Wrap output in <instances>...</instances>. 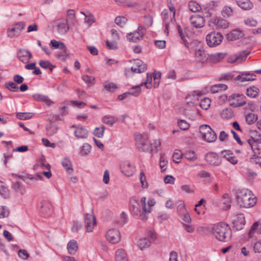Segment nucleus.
<instances>
[{
  "label": "nucleus",
  "instance_id": "nucleus-32",
  "mask_svg": "<svg viewBox=\"0 0 261 261\" xmlns=\"http://www.w3.org/2000/svg\"><path fill=\"white\" fill-rule=\"evenodd\" d=\"M78 245L76 241L70 240L67 244L68 252L70 254H74L77 250Z\"/></svg>",
  "mask_w": 261,
  "mask_h": 261
},
{
  "label": "nucleus",
  "instance_id": "nucleus-42",
  "mask_svg": "<svg viewBox=\"0 0 261 261\" xmlns=\"http://www.w3.org/2000/svg\"><path fill=\"white\" fill-rule=\"evenodd\" d=\"M258 92L259 89L257 87L252 86L247 89L246 94L250 97L254 98L258 95Z\"/></svg>",
  "mask_w": 261,
  "mask_h": 261
},
{
  "label": "nucleus",
  "instance_id": "nucleus-58",
  "mask_svg": "<svg viewBox=\"0 0 261 261\" xmlns=\"http://www.w3.org/2000/svg\"><path fill=\"white\" fill-rule=\"evenodd\" d=\"M9 215V210L5 206H0V218L7 217Z\"/></svg>",
  "mask_w": 261,
  "mask_h": 261
},
{
  "label": "nucleus",
  "instance_id": "nucleus-22",
  "mask_svg": "<svg viewBox=\"0 0 261 261\" xmlns=\"http://www.w3.org/2000/svg\"><path fill=\"white\" fill-rule=\"evenodd\" d=\"M146 69V65L138 59L135 61L134 65L131 67V70L137 73L144 72Z\"/></svg>",
  "mask_w": 261,
  "mask_h": 261
},
{
  "label": "nucleus",
  "instance_id": "nucleus-14",
  "mask_svg": "<svg viewBox=\"0 0 261 261\" xmlns=\"http://www.w3.org/2000/svg\"><path fill=\"white\" fill-rule=\"evenodd\" d=\"M233 227L237 230L243 229L245 225L244 215L242 214H238L233 217L232 219Z\"/></svg>",
  "mask_w": 261,
  "mask_h": 261
},
{
  "label": "nucleus",
  "instance_id": "nucleus-16",
  "mask_svg": "<svg viewBox=\"0 0 261 261\" xmlns=\"http://www.w3.org/2000/svg\"><path fill=\"white\" fill-rule=\"evenodd\" d=\"M249 53L250 51L247 50L240 51L238 54L231 56L228 59V62L231 63H241L246 59L247 56Z\"/></svg>",
  "mask_w": 261,
  "mask_h": 261
},
{
  "label": "nucleus",
  "instance_id": "nucleus-46",
  "mask_svg": "<svg viewBox=\"0 0 261 261\" xmlns=\"http://www.w3.org/2000/svg\"><path fill=\"white\" fill-rule=\"evenodd\" d=\"M211 100L210 98L205 97L201 100L199 105L200 107L203 110H207L211 105Z\"/></svg>",
  "mask_w": 261,
  "mask_h": 261
},
{
  "label": "nucleus",
  "instance_id": "nucleus-37",
  "mask_svg": "<svg viewBox=\"0 0 261 261\" xmlns=\"http://www.w3.org/2000/svg\"><path fill=\"white\" fill-rule=\"evenodd\" d=\"M161 146V141L160 140H154L152 142H150V152L151 155L154 153H156L158 151V148Z\"/></svg>",
  "mask_w": 261,
  "mask_h": 261
},
{
  "label": "nucleus",
  "instance_id": "nucleus-59",
  "mask_svg": "<svg viewBox=\"0 0 261 261\" xmlns=\"http://www.w3.org/2000/svg\"><path fill=\"white\" fill-rule=\"evenodd\" d=\"M5 86L10 91L13 92H16L19 89L18 87L16 85V84L13 82L6 83L5 84Z\"/></svg>",
  "mask_w": 261,
  "mask_h": 261
},
{
  "label": "nucleus",
  "instance_id": "nucleus-11",
  "mask_svg": "<svg viewBox=\"0 0 261 261\" xmlns=\"http://www.w3.org/2000/svg\"><path fill=\"white\" fill-rule=\"evenodd\" d=\"M24 29V24L23 22H19L14 24L11 28L8 29L7 36L9 38L18 36Z\"/></svg>",
  "mask_w": 261,
  "mask_h": 261
},
{
  "label": "nucleus",
  "instance_id": "nucleus-38",
  "mask_svg": "<svg viewBox=\"0 0 261 261\" xmlns=\"http://www.w3.org/2000/svg\"><path fill=\"white\" fill-rule=\"evenodd\" d=\"M46 134L48 136H51L57 133L58 127L53 123H50L46 126Z\"/></svg>",
  "mask_w": 261,
  "mask_h": 261
},
{
  "label": "nucleus",
  "instance_id": "nucleus-49",
  "mask_svg": "<svg viewBox=\"0 0 261 261\" xmlns=\"http://www.w3.org/2000/svg\"><path fill=\"white\" fill-rule=\"evenodd\" d=\"M190 10L194 12L199 11L201 10L200 6L196 2L191 1L189 4Z\"/></svg>",
  "mask_w": 261,
  "mask_h": 261
},
{
  "label": "nucleus",
  "instance_id": "nucleus-9",
  "mask_svg": "<svg viewBox=\"0 0 261 261\" xmlns=\"http://www.w3.org/2000/svg\"><path fill=\"white\" fill-rule=\"evenodd\" d=\"M145 29L142 26L139 25L137 30L134 32L128 34L126 36L127 39L129 41L137 42L143 39Z\"/></svg>",
  "mask_w": 261,
  "mask_h": 261
},
{
  "label": "nucleus",
  "instance_id": "nucleus-61",
  "mask_svg": "<svg viewBox=\"0 0 261 261\" xmlns=\"http://www.w3.org/2000/svg\"><path fill=\"white\" fill-rule=\"evenodd\" d=\"M81 13L85 16V21L86 23L91 25L95 22V18L92 14L89 13V15H88L83 12H81Z\"/></svg>",
  "mask_w": 261,
  "mask_h": 261
},
{
  "label": "nucleus",
  "instance_id": "nucleus-62",
  "mask_svg": "<svg viewBox=\"0 0 261 261\" xmlns=\"http://www.w3.org/2000/svg\"><path fill=\"white\" fill-rule=\"evenodd\" d=\"M82 80L87 84L91 85L94 84L95 78L88 75H83L82 77Z\"/></svg>",
  "mask_w": 261,
  "mask_h": 261
},
{
  "label": "nucleus",
  "instance_id": "nucleus-18",
  "mask_svg": "<svg viewBox=\"0 0 261 261\" xmlns=\"http://www.w3.org/2000/svg\"><path fill=\"white\" fill-rule=\"evenodd\" d=\"M146 198L145 197H142L141 198L140 202L142 207V211H140V214H138V217L143 221H145L148 219V214L151 213L150 209H147Z\"/></svg>",
  "mask_w": 261,
  "mask_h": 261
},
{
  "label": "nucleus",
  "instance_id": "nucleus-10",
  "mask_svg": "<svg viewBox=\"0 0 261 261\" xmlns=\"http://www.w3.org/2000/svg\"><path fill=\"white\" fill-rule=\"evenodd\" d=\"M55 23L57 26V32L60 35H64L68 32L69 27L66 19H58Z\"/></svg>",
  "mask_w": 261,
  "mask_h": 261
},
{
  "label": "nucleus",
  "instance_id": "nucleus-33",
  "mask_svg": "<svg viewBox=\"0 0 261 261\" xmlns=\"http://www.w3.org/2000/svg\"><path fill=\"white\" fill-rule=\"evenodd\" d=\"M225 56V54L221 53H216L209 55L208 59L211 62L217 63L224 59Z\"/></svg>",
  "mask_w": 261,
  "mask_h": 261
},
{
  "label": "nucleus",
  "instance_id": "nucleus-19",
  "mask_svg": "<svg viewBox=\"0 0 261 261\" xmlns=\"http://www.w3.org/2000/svg\"><path fill=\"white\" fill-rule=\"evenodd\" d=\"M71 127L75 128L74 134L75 137L77 139H84L87 138L88 131L81 125H79L78 126L73 125Z\"/></svg>",
  "mask_w": 261,
  "mask_h": 261
},
{
  "label": "nucleus",
  "instance_id": "nucleus-31",
  "mask_svg": "<svg viewBox=\"0 0 261 261\" xmlns=\"http://www.w3.org/2000/svg\"><path fill=\"white\" fill-rule=\"evenodd\" d=\"M221 154L231 164L235 165L238 163L237 159L230 151L223 150L221 152Z\"/></svg>",
  "mask_w": 261,
  "mask_h": 261
},
{
  "label": "nucleus",
  "instance_id": "nucleus-17",
  "mask_svg": "<svg viewBox=\"0 0 261 261\" xmlns=\"http://www.w3.org/2000/svg\"><path fill=\"white\" fill-rule=\"evenodd\" d=\"M191 24L194 28L198 29L204 26L205 20L201 16L195 14L191 16L189 19Z\"/></svg>",
  "mask_w": 261,
  "mask_h": 261
},
{
  "label": "nucleus",
  "instance_id": "nucleus-23",
  "mask_svg": "<svg viewBox=\"0 0 261 261\" xmlns=\"http://www.w3.org/2000/svg\"><path fill=\"white\" fill-rule=\"evenodd\" d=\"M18 58L23 63H28L32 58L31 53L28 50L20 49L17 54Z\"/></svg>",
  "mask_w": 261,
  "mask_h": 261
},
{
  "label": "nucleus",
  "instance_id": "nucleus-30",
  "mask_svg": "<svg viewBox=\"0 0 261 261\" xmlns=\"http://www.w3.org/2000/svg\"><path fill=\"white\" fill-rule=\"evenodd\" d=\"M238 5L242 9L248 10L253 7V4L250 0H237Z\"/></svg>",
  "mask_w": 261,
  "mask_h": 261
},
{
  "label": "nucleus",
  "instance_id": "nucleus-55",
  "mask_svg": "<svg viewBox=\"0 0 261 261\" xmlns=\"http://www.w3.org/2000/svg\"><path fill=\"white\" fill-rule=\"evenodd\" d=\"M39 65L43 68H49L50 71H52L54 66L48 61H40Z\"/></svg>",
  "mask_w": 261,
  "mask_h": 261
},
{
  "label": "nucleus",
  "instance_id": "nucleus-44",
  "mask_svg": "<svg viewBox=\"0 0 261 261\" xmlns=\"http://www.w3.org/2000/svg\"><path fill=\"white\" fill-rule=\"evenodd\" d=\"M61 164L64 169L67 171L73 170L72 165L69 158H64L61 161Z\"/></svg>",
  "mask_w": 261,
  "mask_h": 261
},
{
  "label": "nucleus",
  "instance_id": "nucleus-57",
  "mask_svg": "<svg viewBox=\"0 0 261 261\" xmlns=\"http://www.w3.org/2000/svg\"><path fill=\"white\" fill-rule=\"evenodd\" d=\"M258 227H259V222H257V221L255 222L252 224V225L248 232V236L249 238H252L253 237V234L254 233V232L255 231H256L257 232V229H258Z\"/></svg>",
  "mask_w": 261,
  "mask_h": 261
},
{
  "label": "nucleus",
  "instance_id": "nucleus-63",
  "mask_svg": "<svg viewBox=\"0 0 261 261\" xmlns=\"http://www.w3.org/2000/svg\"><path fill=\"white\" fill-rule=\"evenodd\" d=\"M127 21V19L125 17L118 16L115 19V23L120 26L123 27Z\"/></svg>",
  "mask_w": 261,
  "mask_h": 261
},
{
  "label": "nucleus",
  "instance_id": "nucleus-35",
  "mask_svg": "<svg viewBox=\"0 0 261 261\" xmlns=\"http://www.w3.org/2000/svg\"><path fill=\"white\" fill-rule=\"evenodd\" d=\"M102 84L105 89L111 92H114L118 88V86L117 84L109 81H105Z\"/></svg>",
  "mask_w": 261,
  "mask_h": 261
},
{
  "label": "nucleus",
  "instance_id": "nucleus-20",
  "mask_svg": "<svg viewBox=\"0 0 261 261\" xmlns=\"http://www.w3.org/2000/svg\"><path fill=\"white\" fill-rule=\"evenodd\" d=\"M206 162L212 166H219L221 164V160L218 155L214 152H210L205 156Z\"/></svg>",
  "mask_w": 261,
  "mask_h": 261
},
{
  "label": "nucleus",
  "instance_id": "nucleus-64",
  "mask_svg": "<svg viewBox=\"0 0 261 261\" xmlns=\"http://www.w3.org/2000/svg\"><path fill=\"white\" fill-rule=\"evenodd\" d=\"M173 160L176 163H179L180 159L182 158V153H180L179 151H175L173 154Z\"/></svg>",
  "mask_w": 261,
  "mask_h": 261
},
{
  "label": "nucleus",
  "instance_id": "nucleus-12",
  "mask_svg": "<svg viewBox=\"0 0 261 261\" xmlns=\"http://www.w3.org/2000/svg\"><path fill=\"white\" fill-rule=\"evenodd\" d=\"M108 241L112 244H116L120 241L121 235L119 230L115 228L110 229L106 235Z\"/></svg>",
  "mask_w": 261,
  "mask_h": 261
},
{
  "label": "nucleus",
  "instance_id": "nucleus-41",
  "mask_svg": "<svg viewBox=\"0 0 261 261\" xmlns=\"http://www.w3.org/2000/svg\"><path fill=\"white\" fill-rule=\"evenodd\" d=\"M222 201L224 204L223 209L227 210L230 208L231 201L228 194L225 193L222 196Z\"/></svg>",
  "mask_w": 261,
  "mask_h": 261
},
{
  "label": "nucleus",
  "instance_id": "nucleus-25",
  "mask_svg": "<svg viewBox=\"0 0 261 261\" xmlns=\"http://www.w3.org/2000/svg\"><path fill=\"white\" fill-rule=\"evenodd\" d=\"M244 36L242 31L238 30H233L227 35V39L229 41L239 39Z\"/></svg>",
  "mask_w": 261,
  "mask_h": 261
},
{
  "label": "nucleus",
  "instance_id": "nucleus-26",
  "mask_svg": "<svg viewBox=\"0 0 261 261\" xmlns=\"http://www.w3.org/2000/svg\"><path fill=\"white\" fill-rule=\"evenodd\" d=\"M195 56L196 59L200 62H204L208 59V56L202 48L196 50Z\"/></svg>",
  "mask_w": 261,
  "mask_h": 261
},
{
  "label": "nucleus",
  "instance_id": "nucleus-29",
  "mask_svg": "<svg viewBox=\"0 0 261 261\" xmlns=\"http://www.w3.org/2000/svg\"><path fill=\"white\" fill-rule=\"evenodd\" d=\"M182 158L190 162L197 160V155L193 150H188L182 153Z\"/></svg>",
  "mask_w": 261,
  "mask_h": 261
},
{
  "label": "nucleus",
  "instance_id": "nucleus-24",
  "mask_svg": "<svg viewBox=\"0 0 261 261\" xmlns=\"http://www.w3.org/2000/svg\"><path fill=\"white\" fill-rule=\"evenodd\" d=\"M256 75L253 73H243L235 77L236 81H239L242 83L255 80Z\"/></svg>",
  "mask_w": 261,
  "mask_h": 261
},
{
  "label": "nucleus",
  "instance_id": "nucleus-3",
  "mask_svg": "<svg viewBox=\"0 0 261 261\" xmlns=\"http://www.w3.org/2000/svg\"><path fill=\"white\" fill-rule=\"evenodd\" d=\"M135 137L136 146L140 151L147 152L149 150L150 142L147 134L136 133Z\"/></svg>",
  "mask_w": 261,
  "mask_h": 261
},
{
  "label": "nucleus",
  "instance_id": "nucleus-54",
  "mask_svg": "<svg viewBox=\"0 0 261 261\" xmlns=\"http://www.w3.org/2000/svg\"><path fill=\"white\" fill-rule=\"evenodd\" d=\"M0 194L4 198H7L9 197L8 189L4 186L3 183L0 181Z\"/></svg>",
  "mask_w": 261,
  "mask_h": 261
},
{
  "label": "nucleus",
  "instance_id": "nucleus-21",
  "mask_svg": "<svg viewBox=\"0 0 261 261\" xmlns=\"http://www.w3.org/2000/svg\"><path fill=\"white\" fill-rule=\"evenodd\" d=\"M40 211L44 217L51 216L53 212V206L51 203L47 201H44L42 203Z\"/></svg>",
  "mask_w": 261,
  "mask_h": 261
},
{
  "label": "nucleus",
  "instance_id": "nucleus-53",
  "mask_svg": "<svg viewBox=\"0 0 261 261\" xmlns=\"http://www.w3.org/2000/svg\"><path fill=\"white\" fill-rule=\"evenodd\" d=\"M105 130V128L103 125L99 127H96L94 130V135L98 138H102L103 136Z\"/></svg>",
  "mask_w": 261,
  "mask_h": 261
},
{
  "label": "nucleus",
  "instance_id": "nucleus-40",
  "mask_svg": "<svg viewBox=\"0 0 261 261\" xmlns=\"http://www.w3.org/2000/svg\"><path fill=\"white\" fill-rule=\"evenodd\" d=\"M57 54V58L59 60L65 61L69 56V51L67 50L66 47L61 49Z\"/></svg>",
  "mask_w": 261,
  "mask_h": 261
},
{
  "label": "nucleus",
  "instance_id": "nucleus-2",
  "mask_svg": "<svg viewBox=\"0 0 261 261\" xmlns=\"http://www.w3.org/2000/svg\"><path fill=\"white\" fill-rule=\"evenodd\" d=\"M213 236L221 242H228L231 238L232 232L230 226L224 222L214 224L211 228Z\"/></svg>",
  "mask_w": 261,
  "mask_h": 261
},
{
  "label": "nucleus",
  "instance_id": "nucleus-39",
  "mask_svg": "<svg viewBox=\"0 0 261 261\" xmlns=\"http://www.w3.org/2000/svg\"><path fill=\"white\" fill-rule=\"evenodd\" d=\"M227 88V86L225 84H216L212 86L211 88V91L212 93H216L221 91L226 90Z\"/></svg>",
  "mask_w": 261,
  "mask_h": 261
},
{
  "label": "nucleus",
  "instance_id": "nucleus-52",
  "mask_svg": "<svg viewBox=\"0 0 261 261\" xmlns=\"http://www.w3.org/2000/svg\"><path fill=\"white\" fill-rule=\"evenodd\" d=\"M33 116V114L31 113H17L16 117L20 120H28L31 118Z\"/></svg>",
  "mask_w": 261,
  "mask_h": 261
},
{
  "label": "nucleus",
  "instance_id": "nucleus-56",
  "mask_svg": "<svg viewBox=\"0 0 261 261\" xmlns=\"http://www.w3.org/2000/svg\"><path fill=\"white\" fill-rule=\"evenodd\" d=\"M151 81H152V75L151 74L147 73L146 79L144 83H141L139 85L140 86H142L143 85H145L146 87L148 89L150 88L151 86Z\"/></svg>",
  "mask_w": 261,
  "mask_h": 261
},
{
  "label": "nucleus",
  "instance_id": "nucleus-28",
  "mask_svg": "<svg viewBox=\"0 0 261 261\" xmlns=\"http://www.w3.org/2000/svg\"><path fill=\"white\" fill-rule=\"evenodd\" d=\"M32 96L35 100L44 102L48 106H50L52 103H54L53 101L51 100L47 96L43 94H33Z\"/></svg>",
  "mask_w": 261,
  "mask_h": 261
},
{
  "label": "nucleus",
  "instance_id": "nucleus-13",
  "mask_svg": "<svg viewBox=\"0 0 261 261\" xmlns=\"http://www.w3.org/2000/svg\"><path fill=\"white\" fill-rule=\"evenodd\" d=\"M120 167L121 172L127 176H132L135 172V167L129 161H125L121 162Z\"/></svg>",
  "mask_w": 261,
  "mask_h": 261
},
{
  "label": "nucleus",
  "instance_id": "nucleus-47",
  "mask_svg": "<svg viewBox=\"0 0 261 261\" xmlns=\"http://www.w3.org/2000/svg\"><path fill=\"white\" fill-rule=\"evenodd\" d=\"M257 120V116L255 114L249 113L246 116V121L248 124H252Z\"/></svg>",
  "mask_w": 261,
  "mask_h": 261
},
{
  "label": "nucleus",
  "instance_id": "nucleus-27",
  "mask_svg": "<svg viewBox=\"0 0 261 261\" xmlns=\"http://www.w3.org/2000/svg\"><path fill=\"white\" fill-rule=\"evenodd\" d=\"M129 209L132 214L135 216H138L141 211L139 204L134 199L130 201Z\"/></svg>",
  "mask_w": 261,
  "mask_h": 261
},
{
  "label": "nucleus",
  "instance_id": "nucleus-45",
  "mask_svg": "<svg viewBox=\"0 0 261 261\" xmlns=\"http://www.w3.org/2000/svg\"><path fill=\"white\" fill-rule=\"evenodd\" d=\"M150 242L146 238H141L138 242V246L142 250L143 248L148 247L150 246Z\"/></svg>",
  "mask_w": 261,
  "mask_h": 261
},
{
  "label": "nucleus",
  "instance_id": "nucleus-48",
  "mask_svg": "<svg viewBox=\"0 0 261 261\" xmlns=\"http://www.w3.org/2000/svg\"><path fill=\"white\" fill-rule=\"evenodd\" d=\"M221 14L223 17L228 18L232 15V10L230 7L225 6L221 11Z\"/></svg>",
  "mask_w": 261,
  "mask_h": 261
},
{
  "label": "nucleus",
  "instance_id": "nucleus-50",
  "mask_svg": "<svg viewBox=\"0 0 261 261\" xmlns=\"http://www.w3.org/2000/svg\"><path fill=\"white\" fill-rule=\"evenodd\" d=\"M140 87L141 86L139 85L136 86H133L130 89V90L128 92H127L128 95H132L134 96H138L141 93Z\"/></svg>",
  "mask_w": 261,
  "mask_h": 261
},
{
  "label": "nucleus",
  "instance_id": "nucleus-34",
  "mask_svg": "<svg viewBox=\"0 0 261 261\" xmlns=\"http://www.w3.org/2000/svg\"><path fill=\"white\" fill-rule=\"evenodd\" d=\"M115 261H128L126 253L123 249H119L116 251Z\"/></svg>",
  "mask_w": 261,
  "mask_h": 261
},
{
  "label": "nucleus",
  "instance_id": "nucleus-60",
  "mask_svg": "<svg viewBox=\"0 0 261 261\" xmlns=\"http://www.w3.org/2000/svg\"><path fill=\"white\" fill-rule=\"evenodd\" d=\"M91 146L88 143L84 144L82 148L81 149L80 151V153L82 155H85L87 154H88L91 150Z\"/></svg>",
  "mask_w": 261,
  "mask_h": 261
},
{
  "label": "nucleus",
  "instance_id": "nucleus-8",
  "mask_svg": "<svg viewBox=\"0 0 261 261\" xmlns=\"http://www.w3.org/2000/svg\"><path fill=\"white\" fill-rule=\"evenodd\" d=\"M228 102L231 106L241 107L246 103V97L243 94H233L229 97Z\"/></svg>",
  "mask_w": 261,
  "mask_h": 261
},
{
  "label": "nucleus",
  "instance_id": "nucleus-6",
  "mask_svg": "<svg viewBox=\"0 0 261 261\" xmlns=\"http://www.w3.org/2000/svg\"><path fill=\"white\" fill-rule=\"evenodd\" d=\"M261 143V136L258 132L254 131L252 133L251 138L247 140L244 144L250 147L254 153L258 152V143Z\"/></svg>",
  "mask_w": 261,
  "mask_h": 261
},
{
  "label": "nucleus",
  "instance_id": "nucleus-7",
  "mask_svg": "<svg viewBox=\"0 0 261 261\" xmlns=\"http://www.w3.org/2000/svg\"><path fill=\"white\" fill-rule=\"evenodd\" d=\"M223 36L219 32H212L206 36L207 45L210 47H214L221 43Z\"/></svg>",
  "mask_w": 261,
  "mask_h": 261
},
{
  "label": "nucleus",
  "instance_id": "nucleus-1",
  "mask_svg": "<svg viewBox=\"0 0 261 261\" xmlns=\"http://www.w3.org/2000/svg\"><path fill=\"white\" fill-rule=\"evenodd\" d=\"M235 196L238 204L241 207L251 208L256 203L257 198L250 190L247 189L236 190Z\"/></svg>",
  "mask_w": 261,
  "mask_h": 261
},
{
  "label": "nucleus",
  "instance_id": "nucleus-15",
  "mask_svg": "<svg viewBox=\"0 0 261 261\" xmlns=\"http://www.w3.org/2000/svg\"><path fill=\"white\" fill-rule=\"evenodd\" d=\"M85 225L87 232H91L96 225V219L92 214H86L84 215Z\"/></svg>",
  "mask_w": 261,
  "mask_h": 261
},
{
  "label": "nucleus",
  "instance_id": "nucleus-5",
  "mask_svg": "<svg viewBox=\"0 0 261 261\" xmlns=\"http://www.w3.org/2000/svg\"><path fill=\"white\" fill-rule=\"evenodd\" d=\"M199 132L202 139L206 142L212 143L217 139V135L212 128L208 125L203 124L200 126Z\"/></svg>",
  "mask_w": 261,
  "mask_h": 261
},
{
  "label": "nucleus",
  "instance_id": "nucleus-43",
  "mask_svg": "<svg viewBox=\"0 0 261 261\" xmlns=\"http://www.w3.org/2000/svg\"><path fill=\"white\" fill-rule=\"evenodd\" d=\"M102 120L106 124L110 126H112L117 122V119L113 116L106 115L103 117Z\"/></svg>",
  "mask_w": 261,
  "mask_h": 261
},
{
  "label": "nucleus",
  "instance_id": "nucleus-4",
  "mask_svg": "<svg viewBox=\"0 0 261 261\" xmlns=\"http://www.w3.org/2000/svg\"><path fill=\"white\" fill-rule=\"evenodd\" d=\"M169 12H168L167 10H164L162 12L165 25V32L167 33H168V30L170 27L174 26L175 22V9L173 6H169Z\"/></svg>",
  "mask_w": 261,
  "mask_h": 261
},
{
  "label": "nucleus",
  "instance_id": "nucleus-36",
  "mask_svg": "<svg viewBox=\"0 0 261 261\" xmlns=\"http://www.w3.org/2000/svg\"><path fill=\"white\" fill-rule=\"evenodd\" d=\"M221 116L223 119H229L234 116V114L231 108H226L222 111Z\"/></svg>",
  "mask_w": 261,
  "mask_h": 261
},
{
  "label": "nucleus",
  "instance_id": "nucleus-51",
  "mask_svg": "<svg viewBox=\"0 0 261 261\" xmlns=\"http://www.w3.org/2000/svg\"><path fill=\"white\" fill-rule=\"evenodd\" d=\"M50 45L55 48H59L62 49L66 47L65 44L61 41H58L56 40H51Z\"/></svg>",
  "mask_w": 261,
  "mask_h": 261
}]
</instances>
